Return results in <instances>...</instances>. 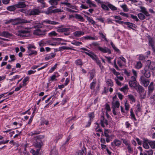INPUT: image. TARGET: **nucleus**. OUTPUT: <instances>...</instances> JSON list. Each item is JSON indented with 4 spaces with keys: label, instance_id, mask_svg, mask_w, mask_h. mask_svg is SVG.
<instances>
[{
    "label": "nucleus",
    "instance_id": "nucleus-63",
    "mask_svg": "<svg viewBox=\"0 0 155 155\" xmlns=\"http://www.w3.org/2000/svg\"><path fill=\"white\" fill-rule=\"evenodd\" d=\"M38 43L40 46L41 47H42L45 46V44H46V42H45L43 40L41 41Z\"/></svg>",
    "mask_w": 155,
    "mask_h": 155
},
{
    "label": "nucleus",
    "instance_id": "nucleus-44",
    "mask_svg": "<svg viewBox=\"0 0 155 155\" xmlns=\"http://www.w3.org/2000/svg\"><path fill=\"white\" fill-rule=\"evenodd\" d=\"M96 81L94 80H93V81L90 84V88L92 90H93L94 91V88L95 87V85L96 84Z\"/></svg>",
    "mask_w": 155,
    "mask_h": 155
},
{
    "label": "nucleus",
    "instance_id": "nucleus-35",
    "mask_svg": "<svg viewBox=\"0 0 155 155\" xmlns=\"http://www.w3.org/2000/svg\"><path fill=\"white\" fill-rule=\"evenodd\" d=\"M142 67V64L141 62L139 61L137 62L135 65V68L138 69H140Z\"/></svg>",
    "mask_w": 155,
    "mask_h": 155
},
{
    "label": "nucleus",
    "instance_id": "nucleus-38",
    "mask_svg": "<svg viewBox=\"0 0 155 155\" xmlns=\"http://www.w3.org/2000/svg\"><path fill=\"white\" fill-rule=\"evenodd\" d=\"M110 45H111L112 48H113L114 50L116 51L118 53H120V50L118 49L115 45H114L113 44V42H110Z\"/></svg>",
    "mask_w": 155,
    "mask_h": 155
},
{
    "label": "nucleus",
    "instance_id": "nucleus-22",
    "mask_svg": "<svg viewBox=\"0 0 155 155\" xmlns=\"http://www.w3.org/2000/svg\"><path fill=\"white\" fill-rule=\"evenodd\" d=\"M84 32L82 31H77L74 32L73 34L75 37H80L84 35Z\"/></svg>",
    "mask_w": 155,
    "mask_h": 155
},
{
    "label": "nucleus",
    "instance_id": "nucleus-50",
    "mask_svg": "<svg viewBox=\"0 0 155 155\" xmlns=\"http://www.w3.org/2000/svg\"><path fill=\"white\" fill-rule=\"evenodd\" d=\"M75 63L78 65L81 66L83 64V63L81 59H78L76 60Z\"/></svg>",
    "mask_w": 155,
    "mask_h": 155
},
{
    "label": "nucleus",
    "instance_id": "nucleus-32",
    "mask_svg": "<svg viewBox=\"0 0 155 155\" xmlns=\"http://www.w3.org/2000/svg\"><path fill=\"white\" fill-rule=\"evenodd\" d=\"M27 52L28 54L29 55H36L37 54V52L36 51L33 50L31 49L28 50Z\"/></svg>",
    "mask_w": 155,
    "mask_h": 155
},
{
    "label": "nucleus",
    "instance_id": "nucleus-8",
    "mask_svg": "<svg viewBox=\"0 0 155 155\" xmlns=\"http://www.w3.org/2000/svg\"><path fill=\"white\" fill-rule=\"evenodd\" d=\"M111 134V131L109 130H105L103 135L104 136L106 137V140L107 143L110 141V138L111 137L110 134Z\"/></svg>",
    "mask_w": 155,
    "mask_h": 155
},
{
    "label": "nucleus",
    "instance_id": "nucleus-43",
    "mask_svg": "<svg viewBox=\"0 0 155 155\" xmlns=\"http://www.w3.org/2000/svg\"><path fill=\"white\" fill-rule=\"evenodd\" d=\"M101 7L105 11H108L109 10V7L107 4L106 5L104 4H101Z\"/></svg>",
    "mask_w": 155,
    "mask_h": 155
},
{
    "label": "nucleus",
    "instance_id": "nucleus-1",
    "mask_svg": "<svg viewBox=\"0 0 155 155\" xmlns=\"http://www.w3.org/2000/svg\"><path fill=\"white\" fill-rule=\"evenodd\" d=\"M32 20H27L23 19H21L20 18H17L14 19H11L6 20L5 22L6 24H8L12 23L13 25H17L20 23H31L32 22Z\"/></svg>",
    "mask_w": 155,
    "mask_h": 155
},
{
    "label": "nucleus",
    "instance_id": "nucleus-54",
    "mask_svg": "<svg viewBox=\"0 0 155 155\" xmlns=\"http://www.w3.org/2000/svg\"><path fill=\"white\" fill-rule=\"evenodd\" d=\"M139 18L141 20H143L145 18L144 15L142 13H139L138 15Z\"/></svg>",
    "mask_w": 155,
    "mask_h": 155
},
{
    "label": "nucleus",
    "instance_id": "nucleus-39",
    "mask_svg": "<svg viewBox=\"0 0 155 155\" xmlns=\"http://www.w3.org/2000/svg\"><path fill=\"white\" fill-rule=\"evenodd\" d=\"M106 83L108 86L112 87L113 86V81L110 79H108L106 81Z\"/></svg>",
    "mask_w": 155,
    "mask_h": 155
},
{
    "label": "nucleus",
    "instance_id": "nucleus-13",
    "mask_svg": "<svg viewBox=\"0 0 155 155\" xmlns=\"http://www.w3.org/2000/svg\"><path fill=\"white\" fill-rule=\"evenodd\" d=\"M60 0H50L49 1V3L53 6L50 7L48 8V10H50L53 8H55L54 6L58 4V2Z\"/></svg>",
    "mask_w": 155,
    "mask_h": 155
},
{
    "label": "nucleus",
    "instance_id": "nucleus-36",
    "mask_svg": "<svg viewBox=\"0 0 155 155\" xmlns=\"http://www.w3.org/2000/svg\"><path fill=\"white\" fill-rule=\"evenodd\" d=\"M75 17L76 19L79 20L81 21H84V18L80 15L77 14H75Z\"/></svg>",
    "mask_w": 155,
    "mask_h": 155
},
{
    "label": "nucleus",
    "instance_id": "nucleus-41",
    "mask_svg": "<svg viewBox=\"0 0 155 155\" xmlns=\"http://www.w3.org/2000/svg\"><path fill=\"white\" fill-rule=\"evenodd\" d=\"M29 79V78L28 77H26L23 80V84H22V86H25L27 84L26 82L28 81Z\"/></svg>",
    "mask_w": 155,
    "mask_h": 155
},
{
    "label": "nucleus",
    "instance_id": "nucleus-21",
    "mask_svg": "<svg viewBox=\"0 0 155 155\" xmlns=\"http://www.w3.org/2000/svg\"><path fill=\"white\" fill-rule=\"evenodd\" d=\"M85 2L90 7H96L97 6L91 0H85Z\"/></svg>",
    "mask_w": 155,
    "mask_h": 155
},
{
    "label": "nucleus",
    "instance_id": "nucleus-15",
    "mask_svg": "<svg viewBox=\"0 0 155 155\" xmlns=\"http://www.w3.org/2000/svg\"><path fill=\"white\" fill-rule=\"evenodd\" d=\"M121 142L119 140L115 139H114L113 141L111 143L112 145H114L115 147H119L121 145Z\"/></svg>",
    "mask_w": 155,
    "mask_h": 155
},
{
    "label": "nucleus",
    "instance_id": "nucleus-26",
    "mask_svg": "<svg viewBox=\"0 0 155 155\" xmlns=\"http://www.w3.org/2000/svg\"><path fill=\"white\" fill-rule=\"evenodd\" d=\"M114 17L115 19H117L115 20V21L116 22L120 24H123V23L124 24V22L123 21H120V20H122V19L120 17L118 16H114Z\"/></svg>",
    "mask_w": 155,
    "mask_h": 155
},
{
    "label": "nucleus",
    "instance_id": "nucleus-56",
    "mask_svg": "<svg viewBox=\"0 0 155 155\" xmlns=\"http://www.w3.org/2000/svg\"><path fill=\"white\" fill-rule=\"evenodd\" d=\"M130 105L128 103H127V101L125 102V109L126 110L128 111L130 108Z\"/></svg>",
    "mask_w": 155,
    "mask_h": 155
},
{
    "label": "nucleus",
    "instance_id": "nucleus-47",
    "mask_svg": "<svg viewBox=\"0 0 155 155\" xmlns=\"http://www.w3.org/2000/svg\"><path fill=\"white\" fill-rule=\"evenodd\" d=\"M128 85H125L123 87H121L120 90V91H123L124 92H125L126 91H127L128 90Z\"/></svg>",
    "mask_w": 155,
    "mask_h": 155
},
{
    "label": "nucleus",
    "instance_id": "nucleus-55",
    "mask_svg": "<svg viewBox=\"0 0 155 155\" xmlns=\"http://www.w3.org/2000/svg\"><path fill=\"white\" fill-rule=\"evenodd\" d=\"M71 44L73 45L77 46H79L82 44V42L79 41H74L71 42Z\"/></svg>",
    "mask_w": 155,
    "mask_h": 155
},
{
    "label": "nucleus",
    "instance_id": "nucleus-61",
    "mask_svg": "<svg viewBox=\"0 0 155 155\" xmlns=\"http://www.w3.org/2000/svg\"><path fill=\"white\" fill-rule=\"evenodd\" d=\"M90 79L91 80L94 78L95 76V73L94 71H92L90 73Z\"/></svg>",
    "mask_w": 155,
    "mask_h": 155
},
{
    "label": "nucleus",
    "instance_id": "nucleus-37",
    "mask_svg": "<svg viewBox=\"0 0 155 155\" xmlns=\"http://www.w3.org/2000/svg\"><path fill=\"white\" fill-rule=\"evenodd\" d=\"M84 16L87 18V19L88 21L91 23L92 24L94 25L95 24V22L94 20H93L91 18H90L85 15Z\"/></svg>",
    "mask_w": 155,
    "mask_h": 155
},
{
    "label": "nucleus",
    "instance_id": "nucleus-12",
    "mask_svg": "<svg viewBox=\"0 0 155 155\" xmlns=\"http://www.w3.org/2000/svg\"><path fill=\"white\" fill-rule=\"evenodd\" d=\"M143 140V146L146 149H148L149 148L148 144H149V141L147 138H142Z\"/></svg>",
    "mask_w": 155,
    "mask_h": 155
},
{
    "label": "nucleus",
    "instance_id": "nucleus-60",
    "mask_svg": "<svg viewBox=\"0 0 155 155\" xmlns=\"http://www.w3.org/2000/svg\"><path fill=\"white\" fill-rule=\"evenodd\" d=\"M46 44H48L49 45L52 46H55L56 45L55 43H52L51 40H48L46 41Z\"/></svg>",
    "mask_w": 155,
    "mask_h": 155
},
{
    "label": "nucleus",
    "instance_id": "nucleus-28",
    "mask_svg": "<svg viewBox=\"0 0 155 155\" xmlns=\"http://www.w3.org/2000/svg\"><path fill=\"white\" fill-rule=\"evenodd\" d=\"M127 97L129 100L130 101V103L132 104L135 102V98L133 95L132 94L128 95Z\"/></svg>",
    "mask_w": 155,
    "mask_h": 155
},
{
    "label": "nucleus",
    "instance_id": "nucleus-25",
    "mask_svg": "<svg viewBox=\"0 0 155 155\" xmlns=\"http://www.w3.org/2000/svg\"><path fill=\"white\" fill-rule=\"evenodd\" d=\"M140 12L143 13L146 16H148L150 15L148 12L146 11V8L140 6Z\"/></svg>",
    "mask_w": 155,
    "mask_h": 155
},
{
    "label": "nucleus",
    "instance_id": "nucleus-34",
    "mask_svg": "<svg viewBox=\"0 0 155 155\" xmlns=\"http://www.w3.org/2000/svg\"><path fill=\"white\" fill-rule=\"evenodd\" d=\"M95 61L97 64L99 66V67L102 71L103 69H104V67L102 65V64L100 61L97 58L95 60Z\"/></svg>",
    "mask_w": 155,
    "mask_h": 155
},
{
    "label": "nucleus",
    "instance_id": "nucleus-31",
    "mask_svg": "<svg viewBox=\"0 0 155 155\" xmlns=\"http://www.w3.org/2000/svg\"><path fill=\"white\" fill-rule=\"evenodd\" d=\"M84 40H97L98 39L97 37H94L89 36H86L83 37V38Z\"/></svg>",
    "mask_w": 155,
    "mask_h": 155
},
{
    "label": "nucleus",
    "instance_id": "nucleus-42",
    "mask_svg": "<svg viewBox=\"0 0 155 155\" xmlns=\"http://www.w3.org/2000/svg\"><path fill=\"white\" fill-rule=\"evenodd\" d=\"M63 12V11L62 10H61V9L57 8V9H55L52 10L51 11L49 12L48 13H56L57 12Z\"/></svg>",
    "mask_w": 155,
    "mask_h": 155
},
{
    "label": "nucleus",
    "instance_id": "nucleus-24",
    "mask_svg": "<svg viewBox=\"0 0 155 155\" xmlns=\"http://www.w3.org/2000/svg\"><path fill=\"white\" fill-rule=\"evenodd\" d=\"M84 53L94 60L97 58L95 55L91 51H88V52H85Z\"/></svg>",
    "mask_w": 155,
    "mask_h": 155
},
{
    "label": "nucleus",
    "instance_id": "nucleus-6",
    "mask_svg": "<svg viewBox=\"0 0 155 155\" xmlns=\"http://www.w3.org/2000/svg\"><path fill=\"white\" fill-rule=\"evenodd\" d=\"M47 31L46 29H37L34 31L33 34L37 35H45V33Z\"/></svg>",
    "mask_w": 155,
    "mask_h": 155
},
{
    "label": "nucleus",
    "instance_id": "nucleus-18",
    "mask_svg": "<svg viewBox=\"0 0 155 155\" xmlns=\"http://www.w3.org/2000/svg\"><path fill=\"white\" fill-rule=\"evenodd\" d=\"M130 86L134 88L138 85L139 83H137L136 81H130L129 82Z\"/></svg>",
    "mask_w": 155,
    "mask_h": 155
},
{
    "label": "nucleus",
    "instance_id": "nucleus-7",
    "mask_svg": "<svg viewBox=\"0 0 155 155\" xmlns=\"http://www.w3.org/2000/svg\"><path fill=\"white\" fill-rule=\"evenodd\" d=\"M140 81L143 85L145 87H147L149 85L150 82L149 80L145 78L144 76H142L140 77Z\"/></svg>",
    "mask_w": 155,
    "mask_h": 155
},
{
    "label": "nucleus",
    "instance_id": "nucleus-23",
    "mask_svg": "<svg viewBox=\"0 0 155 155\" xmlns=\"http://www.w3.org/2000/svg\"><path fill=\"white\" fill-rule=\"evenodd\" d=\"M101 126L103 127H104V124H106V125L108 124L107 120H104V116H102L101 117Z\"/></svg>",
    "mask_w": 155,
    "mask_h": 155
},
{
    "label": "nucleus",
    "instance_id": "nucleus-20",
    "mask_svg": "<svg viewBox=\"0 0 155 155\" xmlns=\"http://www.w3.org/2000/svg\"><path fill=\"white\" fill-rule=\"evenodd\" d=\"M26 5L25 2H19L17 4L15 5V6L17 8H25Z\"/></svg>",
    "mask_w": 155,
    "mask_h": 155
},
{
    "label": "nucleus",
    "instance_id": "nucleus-14",
    "mask_svg": "<svg viewBox=\"0 0 155 155\" xmlns=\"http://www.w3.org/2000/svg\"><path fill=\"white\" fill-rule=\"evenodd\" d=\"M142 73L144 75V76L147 78H149L150 76V71L145 68L142 71Z\"/></svg>",
    "mask_w": 155,
    "mask_h": 155
},
{
    "label": "nucleus",
    "instance_id": "nucleus-5",
    "mask_svg": "<svg viewBox=\"0 0 155 155\" xmlns=\"http://www.w3.org/2000/svg\"><path fill=\"white\" fill-rule=\"evenodd\" d=\"M120 103L119 101H115L112 102V108L113 109V113L114 115H117V112L116 111V109L119 107Z\"/></svg>",
    "mask_w": 155,
    "mask_h": 155
},
{
    "label": "nucleus",
    "instance_id": "nucleus-59",
    "mask_svg": "<svg viewBox=\"0 0 155 155\" xmlns=\"http://www.w3.org/2000/svg\"><path fill=\"white\" fill-rule=\"evenodd\" d=\"M57 65L58 64L57 63H56L53 67H52L49 70V72L51 73L53 72L54 70L57 68Z\"/></svg>",
    "mask_w": 155,
    "mask_h": 155
},
{
    "label": "nucleus",
    "instance_id": "nucleus-4",
    "mask_svg": "<svg viewBox=\"0 0 155 155\" xmlns=\"http://www.w3.org/2000/svg\"><path fill=\"white\" fill-rule=\"evenodd\" d=\"M137 91L140 94L141 97L142 99H144L146 96V93H144L142 95L141 94L142 93H144V89L143 87L140 85L139 84L135 88Z\"/></svg>",
    "mask_w": 155,
    "mask_h": 155
},
{
    "label": "nucleus",
    "instance_id": "nucleus-62",
    "mask_svg": "<svg viewBox=\"0 0 155 155\" xmlns=\"http://www.w3.org/2000/svg\"><path fill=\"white\" fill-rule=\"evenodd\" d=\"M105 109L106 110V113L109 112L110 110V109L109 105L107 104H105Z\"/></svg>",
    "mask_w": 155,
    "mask_h": 155
},
{
    "label": "nucleus",
    "instance_id": "nucleus-51",
    "mask_svg": "<svg viewBox=\"0 0 155 155\" xmlns=\"http://www.w3.org/2000/svg\"><path fill=\"white\" fill-rule=\"evenodd\" d=\"M58 34L55 31H52L48 33V35L50 37L57 36Z\"/></svg>",
    "mask_w": 155,
    "mask_h": 155
},
{
    "label": "nucleus",
    "instance_id": "nucleus-64",
    "mask_svg": "<svg viewBox=\"0 0 155 155\" xmlns=\"http://www.w3.org/2000/svg\"><path fill=\"white\" fill-rule=\"evenodd\" d=\"M51 154L53 155H58V151L55 149L52 150L51 152Z\"/></svg>",
    "mask_w": 155,
    "mask_h": 155
},
{
    "label": "nucleus",
    "instance_id": "nucleus-16",
    "mask_svg": "<svg viewBox=\"0 0 155 155\" xmlns=\"http://www.w3.org/2000/svg\"><path fill=\"white\" fill-rule=\"evenodd\" d=\"M124 79V78L122 76H117L114 78V80L117 84L119 86L121 85V83L119 81V80L122 81Z\"/></svg>",
    "mask_w": 155,
    "mask_h": 155
},
{
    "label": "nucleus",
    "instance_id": "nucleus-58",
    "mask_svg": "<svg viewBox=\"0 0 155 155\" xmlns=\"http://www.w3.org/2000/svg\"><path fill=\"white\" fill-rule=\"evenodd\" d=\"M37 1L38 2L42 4L43 8L45 7V3L44 2V0H37Z\"/></svg>",
    "mask_w": 155,
    "mask_h": 155
},
{
    "label": "nucleus",
    "instance_id": "nucleus-29",
    "mask_svg": "<svg viewBox=\"0 0 155 155\" xmlns=\"http://www.w3.org/2000/svg\"><path fill=\"white\" fill-rule=\"evenodd\" d=\"M11 36V34L5 31H4L2 32L1 33V36L6 38H8Z\"/></svg>",
    "mask_w": 155,
    "mask_h": 155
},
{
    "label": "nucleus",
    "instance_id": "nucleus-52",
    "mask_svg": "<svg viewBox=\"0 0 155 155\" xmlns=\"http://www.w3.org/2000/svg\"><path fill=\"white\" fill-rule=\"evenodd\" d=\"M40 133V132L38 131L35 130L31 132L30 133V135L32 136H33L35 135L39 134Z\"/></svg>",
    "mask_w": 155,
    "mask_h": 155
},
{
    "label": "nucleus",
    "instance_id": "nucleus-3",
    "mask_svg": "<svg viewBox=\"0 0 155 155\" xmlns=\"http://www.w3.org/2000/svg\"><path fill=\"white\" fill-rule=\"evenodd\" d=\"M44 136L43 135H38L34 137L36 140L35 146L36 147L40 148L42 145V143L40 139L43 138Z\"/></svg>",
    "mask_w": 155,
    "mask_h": 155
},
{
    "label": "nucleus",
    "instance_id": "nucleus-2",
    "mask_svg": "<svg viewBox=\"0 0 155 155\" xmlns=\"http://www.w3.org/2000/svg\"><path fill=\"white\" fill-rule=\"evenodd\" d=\"M57 31L58 32H64L65 35H68L70 34V28H63V26H59L57 28Z\"/></svg>",
    "mask_w": 155,
    "mask_h": 155
},
{
    "label": "nucleus",
    "instance_id": "nucleus-40",
    "mask_svg": "<svg viewBox=\"0 0 155 155\" xmlns=\"http://www.w3.org/2000/svg\"><path fill=\"white\" fill-rule=\"evenodd\" d=\"M16 6L15 5H11L8 7L7 9L8 11H14L16 9Z\"/></svg>",
    "mask_w": 155,
    "mask_h": 155
},
{
    "label": "nucleus",
    "instance_id": "nucleus-10",
    "mask_svg": "<svg viewBox=\"0 0 155 155\" xmlns=\"http://www.w3.org/2000/svg\"><path fill=\"white\" fill-rule=\"evenodd\" d=\"M29 33V31L27 30H22L18 31L16 35L21 37H25L27 36V35Z\"/></svg>",
    "mask_w": 155,
    "mask_h": 155
},
{
    "label": "nucleus",
    "instance_id": "nucleus-19",
    "mask_svg": "<svg viewBox=\"0 0 155 155\" xmlns=\"http://www.w3.org/2000/svg\"><path fill=\"white\" fill-rule=\"evenodd\" d=\"M106 4L107 5L109 9H110L112 11H116L117 10V8L112 4L109 2L106 3Z\"/></svg>",
    "mask_w": 155,
    "mask_h": 155
},
{
    "label": "nucleus",
    "instance_id": "nucleus-48",
    "mask_svg": "<svg viewBox=\"0 0 155 155\" xmlns=\"http://www.w3.org/2000/svg\"><path fill=\"white\" fill-rule=\"evenodd\" d=\"M121 7L124 12H127L129 11V9L127 8V6L126 5H123Z\"/></svg>",
    "mask_w": 155,
    "mask_h": 155
},
{
    "label": "nucleus",
    "instance_id": "nucleus-45",
    "mask_svg": "<svg viewBox=\"0 0 155 155\" xmlns=\"http://www.w3.org/2000/svg\"><path fill=\"white\" fill-rule=\"evenodd\" d=\"M122 140L123 141V143H124L127 147L131 145L129 141L123 139H122Z\"/></svg>",
    "mask_w": 155,
    "mask_h": 155
},
{
    "label": "nucleus",
    "instance_id": "nucleus-57",
    "mask_svg": "<svg viewBox=\"0 0 155 155\" xmlns=\"http://www.w3.org/2000/svg\"><path fill=\"white\" fill-rule=\"evenodd\" d=\"M149 145L152 148H155V142L154 141H150Z\"/></svg>",
    "mask_w": 155,
    "mask_h": 155
},
{
    "label": "nucleus",
    "instance_id": "nucleus-46",
    "mask_svg": "<svg viewBox=\"0 0 155 155\" xmlns=\"http://www.w3.org/2000/svg\"><path fill=\"white\" fill-rule=\"evenodd\" d=\"M127 147V149L128 150V152L130 154L133 153V148L131 147V145Z\"/></svg>",
    "mask_w": 155,
    "mask_h": 155
},
{
    "label": "nucleus",
    "instance_id": "nucleus-33",
    "mask_svg": "<svg viewBox=\"0 0 155 155\" xmlns=\"http://www.w3.org/2000/svg\"><path fill=\"white\" fill-rule=\"evenodd\" d=\"M40 149H37L36 151L33 149H31L30 151V152L33 155H38L39 153Z\"/></svg>",
    "mask_w": 155,
    "mask_h": 155
},
{
    "label": "nucleus",
    "instance_id": "nucleus-53",
    "mask_svg": "<svg viewBox=\"0 0 155 155\" xmlns=\"http://www.w3.org/2000/svg\"><path fill=\"white\" fill-rule=\"evenodd\" d=\"M111 71L112 73L116 76V77H117V76H118L120 74V73L116 71L114 68H113L111 69Z\"/></svg>",
    "mask_w": 155,
    "mask_h": 155
},
{
    "label": "nucleus",
    "instance_id": "nucleus-30",
    "mask_svg": "<svg viewBox=\"0 0 155 155\" xmlns=\"http://www.w3.org/2000/svg\"><path fill=\"white\" fill-rule=\"evenodd\" d=\"M124 24L127 25L128 27L134 30V29L132 28L134 27V28H135V25L134 24H133L132 23L129 22H124Z\"/></svg>",
    "mask_w": 155,
    "mask_h": 155
},
{
    "label": "nucleus",
    "instance_id": "nucleus-17",
    "mask_svg": "<svg viewBox=\"0 0 155 155\" xmlns=\"http://www.w3.org/2000/svg\"><path fill=\"white\" fill-rule=\"evenodd\" d=\"M62 4L64 5H66L69 8L72 9L77 10V7L75 5H72L71 4L67 2H62L61 3Z\"/></svg>",
    "mask_w": 155,
    "mask_h": 155
},
{
    "label": "nucleus",
    "instance_id": "nucleus-49",
    "mask_svg": "<svg viewBox=\"0 0 155 155\" xmlns=\"http://www.w3.org/2000/svg\"><path fill=\"white\" fill-rule=\"evenodd\" d=\"M130 116L131 117V118L132 119H134L135 121L137 120V119L135 117V115L133 112L132 109H131L130 110Z\"/></svg>",
    "mask_w": 155,
    "mask_h": 155
},
{
    "label": "nucleus",
    "instance_id": "nucleus-9",
    "mask_svg": "<svg viewBox=\"0 0 155 155\" xmlns=\"http://www.w3.org/2000/svg\"><path fill=\"white\" fill-rule=\"evenodd\" d=\"M98 49L102 53H107L108 54H110L111 53V50L105 46L102 47L100 46V47H99Z\"/></svg>",
    "mask_w": 155,
    "mask_h": 155
},
{
    "label": "nucleus",
    "instance_id": "nucleus-11",
    "mask_svg": "<svg viewBox=\"0 0 155 155\" xmlns=\"http://www.w3.org/2000/svg\"><path fill=\"white\" fill-rule=\"evenodd\" d=\"M40 13V11L38 9H33L28 11L29 15H38Z\"/></svg>",
    "mask_w": 155,
    "mask_h": 155
},
{
    "label": "nucleus",
    "instance_id": "nucleus-27",
    "mask_svg": "<svg viewBox=\"0 0 155 155\" xmlns=\"http://www.w3.org/2000/svg\"><path fill=\"white\" fill-rule=\"evenodd\" d=\"M149 45L151 46L153 49V51H155L154 49V42L153 41L152 39L150 38H148Z\"/></svg>",
    "mask_w": 155,
    "mask_h": 155
}]
</instances>
